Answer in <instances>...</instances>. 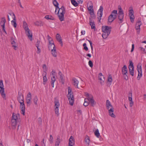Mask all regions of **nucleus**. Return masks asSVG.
I'll return each instance as SVG.
<instances>
[{
	"label": "nucleus",
	"instance_id": "1",
	"mask_svg": "<svg viewBox=\"0 0 146 146\" xmlns=\"http://www.w3.org/2000/svg\"><path fill=\"white\" fill-rule=\"evenodd\" d=\"M68 94L67 97L69 102L70 104L73 106L74 102V98L73 93L72 92V89L70 87L68 88Z\"/></svg>",
	"mask_w": 146,
	"mask_h": 146
},
{
	"label": "nucleus",
	"instance_id": "2",
	"mask_svg": "<svg viewBox=\"0 0 146 146\" xmlns=\"http://www.w3.org/2000/svg\"><path fill=\"white\" fill-rule=\"evenodd\" d=\"M106 106L107 109L108 110L109 115L112 117L115 118V116L113 113L114 108L108 100H106Z\"/></svg>",
	"mask_w": 146,
	"mask_h": 146
},
{
	"label": "nucleus",
	"instance_id": "3",
	"mask_svg": "<svg viewBox=\"0 0 146 146\" xmlns=\"http://www.w3.org/2000/svg\"><path fill=\"white\" fill-rule=\"evenodd\" d=\"M65 13V9L64 7L63 6H62L59 9L57 13L59 19L61 21H62L64 20V14Z\"/></svg>",
	"mask_w": 146,
	"mask_h": 146
},
{
	"label": "nucleus",
	"instance_id": "4",
	"mask_svg": "<svg viewBox=\"0 0 146 146\" xmlns=\"http://www.w3.org/2000/svg\"><path fill=\"white\" fill-rule=\"evenodd\" d=\"M117 14V10H114L112 11L111 15L108 17V23L112 22L116 18Z\"/></svg>",
	"mask_w": 146,
	"mask_h": 146
},
{
	"label": "nucleus",
	"instance_id": "5",
	"mask_svg": "<svg viewBox=\"0 0 146 146\" xmlns=\"http://www.w3.org/2000/svg\"><path fill=\"white\" fill-rule=\"evenodd\" d=\"M3 80H0V93L2 98L4 99H6V95L5 93L4 89L3 88Z\"/></svg>",
	"mask_w": 146,
	"mask_h": 146
},
{
	"label": "nucleus",
	"instance_id": "6",
	"mask_svg": "<svg viewBox=\"0 0 146 146\" xmlns=\"http://www.w3.org/2000/svg\"><path fill=\"white\" fill-rule=\"evenodd\" d=\"M54 99L55 100L54 102L55 104L54 110L55 113L57 115V116H58L59 115L58 113V108L59 107L60 105L59 102V100L56 98H55Z\"/></svg>",
	"mask_w": 146,
	"mask_h": 146
},
{
	"label": "nucleus",
	"instance_id": "7",
	"mask_svg": "<svg viewBox=\"0 0 146 146\" xmlns=\"http://www.w3.org/2000/svg\"><path fill=\"white\" fill-rule=\"evenodd\" d=\"M137 69L138 73L137 79V80H140L142 75L141 69V63H139L138 65H137Z\"/></svg>",
	"mask_w": 146,
	"mask_h": 146
},
{
	"label": "nucleus",
	"instance_id": "8",
	"mask_svg": "<svg viewBox=\"0 0 146 146\" xmlns=\"http://www.w3.org/2000/svg\"><path fill=\"white\" fill-rule=\"evenodd\" d=\"M129 72L130 74L132 76H133L134 73L133 64L131 60H129Z\"/></svg>",
	"mask_w": 146,
	"mask_h": 146
},
{
	"label": "nucleus",
	"instance_id": "9",
	"mask_svg": "<svg viewBox=\"0 0 146 146\" xmlns=\"http://www.w3.org/2000/svg\"><path fill=\"white\" fill-rule=\"evenodd\" d=\"M17 117L16 114L13 113L11 119L12 125L13 126L15 127L17 123Z\"/></svg>",
	"mask_w": 146,
	"mask_h": 146
},
{
	"label": "nucleus",
	"instance_id": "10",
	"mask_svg": "<svg viewBox=\"0 0 146 146\" xmlns=\"http://www.w3.org/2000/svg\"><path fill=\"white\" fill-rule=\"evenodd\" d=\"M103 8L102 6H100V9L98 10L97 13V15L98 16L97 18L100 21L101 19V17L103 15Z\"/></svg>",
	"mask_w": 146,
	"mask_h": 146
},
{
	"label": "nucleus",
	"instance_id": "11",
	"mask_svg": "<svg viewBox=\"0 0 146 146\" xmlns=\"http://www.w3.org/2000/svg\"><path fill=\"white\" fill-rule=\"evenodd\" d=\"M141 25V22L139 19H138V21L136 23L135 25V29L137 30V33L139 34L140 31V26Z\"/></svg>",
	"mask_w": 146,
	"mask_h": 146
},
{
	"label": "nucleus",
	"instance_id": "12",
	"mask_svg": "<svg viewBox=\"0 0 146 146\" xmlns=\"http://www.w3.org/2000/svg\"><path fill=\"white\" fill-rule=\"evenodd\" d=\"M111 27H109L107 26H104L102 27V30L103 33H107L110 32V33L111 31Z\"/></svg>",
	"mask_w": 146,
	"mask_h": 146
},
{
	"label": "nucleus",
	"instance_id": "13",
	"mask_svg": "<svg viewBox=\"0 0 146 146\" xmlns=\"http://www.w3.org/2000/svg\"><path fill=\"white\" fill-rule=\"evenodd\" d=\"M129 16L130 17L131 22L133 23L135 17L133 15V9H130L129 10Z\"/></svg>",
	"mask_w": 146,
	"mask_h": 146
},
{
	"label": "nucleus",
	"instance_id": "14",
	"mask_svg": "<svg viewBox=\"0 0 146 146\" xmlns=\"http://www.w3.org/2000/svg\"><path fill=\"white\" fill-rule=\"evenodd\" d=\"M132 93L131 92H129L128 97L129 101H130L129 103V106L131 107L133 106V102L132 101Z\"/></svg>",
	"mask_w": 146,
	"mask_h": 146
},
{
	"label": "nucleus",
	"instance_id": "15",
	"mask_svg": "<svg viewBox=\"0 0 146 146\" xmlns=\"http://www.w3.org/2000/svg\"><path fill=\"white\" fill-rule=\"evenodd\" d=\"M98 79L100 81V83L101 85L104 84L105 80L104 77L102 73H100L98 76Z\"/></svg>",
	"mask_w": 146,
	"mask_h": 146
},
{
	"label": "nucleus",
	"instance_id": "16",
	"mask_svg": "<svg viewBox=\"0 0 146 146\" xmlns=\"http://www.w3.org/2000/svg\"><path fill=\"white\" fill-rule=\"evenodd\" d=\"M74 144V139L73 137L71 136L69 139L68 146H73Z\"/></svg>",
	"mask_w": 146,
	"mask_h": 146
},
{
	"label": "nucleus",
	"instance_id": "17",
	"mask_svg": "<svg viewBox=\"0 0 146 146\" xmlns=\"http://www.w3.org/2000/svg\"><path fill=\"white\" fill-rule=\"evenodd\" d=\"M31 94L30 92H29L27 96L26 101L27 104H30L31 102Z\"/></svg>",
	"mask_w": 146,
	"mask_h": 146
},
{
	"label": "nucleus",
	"instance_id": "18",
	"mask_svg": "<svg viewBox=\"0 0 146 146\" xmlns=\"http://www.w3.org/2000/svg\"><path fill=\"white\" fill-rule=\"evenodd\" d=\"M123 13H118V19L120 21L119 23H121L123 22Z\"/></svg>",
	"mask_w": 146,
	"mask_h": 146
},
{
	"label": "nucleus",
	"instance_id": "19",
	"mask_svg": "<svg viewBox=\"0 0 146 146\" xmlns=\"http://www.w3.org/2000/svg\"><path fill=\"white\" fill-rule=\"evenodd\" d=\"M73 81V84L76 87L78 88V84L79 83L78 80L75 78H73L72 80Z\"/></svg>",
	"mask_w": 146,
	"mask_h": 146
},
{
	"label": "nucleus",
	"instance_id": "20",
	"mask_svg": "<svg viewBox=\"0 0 146 146\" xmlns=\"http://www.w3.org/2000/svg\"><path fill=\"white\" fill-rule=\"evenodd\" d=\"M20 108L21 109V113L24 115L25 112V106L24 104H22L21 103V105H20Z\"/></svg>",
	"mask_w": 146,
	"mask_h": 146
},
{
	"label": "nucleus",
	"instance_id": "21",
	"mask_svg": "<svg viewBox=\"0 0 146 146\" xmlns=\"http://www.w3.org/2000/svg\"><path fill=\"white\" fill-rule=\"evenodd\" d=\"M25 32L27 34V35L28 37V38L30 39L31 41L32 40V34L30 32V30L29 29L25 31Z\"/></svg>",
	"mask_w": 146,
	"mask_h": 146
},
{
	"label": "nucleus",
	"instance_id": "22",
	"mask_svg": "<svg viewBox=\"0 0 146 146\" xmlns=\"http://www.w3.org/2000/svg\"><path fill=\"white\" fill-rule=\"evenodd\" d=\"M89 102L90 103V104L92 106L94 107L95 105V101L93 99V97L92 95H91L90 97L89 98Z\"/></svg>",
	"mask_w": 146,
	"mask_h": 146
},
{
	"label": "nucleus",
	"instance_id": "23",
	"mask_svg": "<svg viewBox=\"0 0 146 146\" xmlns=\"http://www.w3.org/2000/svg\"><path fill=\"white\" fill-rule=\"evenodd\" d=\"M122 72L123 75L128 74L127 69L126 65H125L122 68Z\"/></svg>",
	"mask_w": 146,
	"mask_h": 146
},
{
	"label": "nucleus",
	"instance_id": "24",
	"mask_svg": "<svg viewBox=\"0 0 146 146\" xmlns=\"http://www.w3.org/2000/svg\"><path fill=\"white\" fill-rule=\"evenodd\" d=\"M11 44L13 48L15 50H16L18 48V44L15 41V40L11 41Z\"/></svg>",
	"mask_w": 146,
	"mask_h": 146
},
{
	"label": "nucleus",
	"instance_id": "25",
	"mask_svg": "<svg viewBox=\"0 0 146 146\" xmlns=\"http://www.w3.org/2000/svg\"><path fill=\"white\" fill-rule=\"evenodd\" d=\"M49 50H51L52 54L54 57L57 56V52H56V49L55 48H49Z\"/></svg>",
	"mask_w": 146,
	"mask_h": 146
},
{
	"label": "nucleus",
	"instance_id": "26",
	"mask_svg": "<svg viewBox=\"0 0 146 146\" xmlns=\"http://www.w3.org/2000/svg\"><path fill=\"white\" fill-rule=\"evenodd\" d=\"M40 43V41L38 40H37V42L36 44V46L37 48V53H40L41 51H40V46H39Z\"/></svg>",
	"mask_w": 146,
	"mask_h": 146
},
{
	"label": "nucleus",
	"instance_id": "27",
	"mask_svg": "<svg viewBox=\"0 0 146 146\" xmlns=\"http://www.w3.org/2000/svg\"><path fill=\"white\" fill-rule=\"evenodd\" d=\"M89 24L91 26V29H95V25L94 22V21H92V20L91 18H89Z\"/></svg>",
	"mask_w": 146,
	"mask_h": 146
},
{
	"label": "nucleus",
	"instance_id": "28",
	"mask_svg": "<svg viewBox=\"0 0 146 146\" xmlns=\"http://www.w3.org/2000/svg\"><path fill=\"white\" fill-rule=\"evenodd\" d=\"M49 42L48 48H51V46H52V48H55V46L54 44V42L52 39L49 40Z\"/></svg>",
	"mask_w": 146,
	"mask_h": 146
},
{
	"label": "nucleus",
	"instance_id": "29",
	"mask_svg": "<svg viewBox=\"0 0 146 146\" xmlns=\"http://www.w3.org/2000/svg\"><path fill=\"white\" fill-rule=\"evenodd\" d=\"M1 21L0 22V24L1 25L2 27H3L4 25V26H5V23L6 22V21L5 17H3L1 19Z\"/></svg>",
	"mask_w": 146,
	"mask_h": 146
},
{
	"label": "nucleus",
	"instance_id": "30",
	"mask_svg": "<svg viewBox=\"0 0 146 146\" xmlns=\"http://www.w3.org/2000/svg\"><path fill=\"white\" fill-rule=\"evenodd\" d=\"M47 75V73L44 74L43 73L42 74V76H43V84L44 85H45L46 84V83L47 81V79L46 77V76Z\"/></svg>",
	"mask_w": 146,
	"mask_h": 146
},
{
	"label": "nucleus",
	"instance_id": "31",
	"mask_svg": "<svg viewBox=\"0 0 146 146\" xmlns=\"http://www.w3.org/2000/svg\"><path fill=\"white\" fill-rule=\"evenodd\" d=\"M59 137V136L57 137V139L55 141V146H58L60 143V139Z\"/></svg>",
	"mask_w": 146,
	"mask_h": 146
},
{
	"label": "nucleus",
	"instance_id": "32",
	"mask_svg": "<svg viewBox=\"0 0 146 146\" xmlns=\"http://www.w3.org/2000/svg\"><path fill=\"white\" fill-rule=\"evenodd\" d=\"M53 4L56 7V9L55 11V12H56V10L58 9H60L58 7L59 4L58 2L56 1V0H54L53 1Z\"/></svg>",
	"mask_w": 146,
	"mask_h": 146
},
{
	"label": "nucleus",
	"instance_id": "33",
	"mask_svg": "<svg viewBox=\"0 0 146 146\" xmlns=\"http://www.w3.org/2000/svg\"><path fill=\"white\" fill-rule=\"evenodd\" d=\"M110 34V33L109 32L108 33H103L102 36L103 38L106 39L108 37Z\"/></svg>",
	"mask_w": 146,
	"mask_h": 146
},
{
	"label": "nucleus",
	"instance_id": "34",
	"mask_svg": "<svg viewBox=\"0 0 146 146\" xmlns=\"http://www.w3.org/2000/svg\"><path fill=\"white\" fill-rule=\"evenodd\" d=\"M51 84L53 88L54 87V83L56 80V79L55 76H53L51 78Z\"/></svg>",
	"mask_w": 146,
	"mask_h": 146
},
{
	"label": "nucleus",
	"instance_id": "35",
	"mask_svg": "<svg viewBox=\"0 0 146 146\" xmlns=\"http://www.w3.org/2000/svg\"><path fill=\"white\" fill-rule=\"evenodd\" d=\"M23 100L24 99L23 96H22V97L18 96L17 100L19 101V102L20 103V105H21V103L22 104L24 103Z\"/></svg>",
	"mask_w": 146,
	"mask_h": 146
},
{
	"label": "nucleus",
	"instance_id": "36",
	"mask_svg": "<svg viewBox=\"0 0 146 146\" xmlns=\"http://www.w3.org/2000/svg\"><path fill=\"white\" fill-rule=\"evenodd\" d=\"M35 25L37 26H41L43 25V24L42 22L40 21H37L35 23Z\"/></svg>",
	"mask_w": 146,
	"mask_h": 146
},
{
	"label": "nucleus",
	"instance_id": "37",
	"mask_svg": "<svg viewBox=\"0 0 146 146\" xmlns=\"http://www.w3.org/2000/svg\"><path fill=\"white\" fill-rule=\"evenodd\" d=\"M11 22L13 27L15 28H16L17 25L16 18H14L13 19V20L11 21Z\"/></svg>",
	"mask_w": 146,
	"mask_h": 146
},
{
	"label": "nucleus",
	"instance_id": "38",
	"mask_svg": "<svg viewBox=\"0 0 146 146\" xmlns=\"http://www.w3.org/2000/svg\"><path fill=\"white\" fill-rule=\"evenodd\" d=\"M85 142L86 143L87 145H89L90 140V137L88 136H86L85 138Z\"/></svg>",
	"mask_w": 146,
	"mask_h": 146
},
{
	"label": "nucleus",
	"instance_id": "39",
	"mask_svg": "<svg viewBox=\"0 0 146 146\" xmlns=\"http://www.w3.org/2000/svg\"><path fill=\"white\" fill-rule=\"evenodd\" d=\"M44 18L48 20L50 19L52 20H54V18L51 15H46L45 17Z\"/></svg>",
	"mask_w": 146,
	"mask_h": 146
},
{
	"label": "nucleus",
	"instance_id": "40",
	"mask_svg": "<svg viewBox=\"0 0 146 146\" xmlns=\"http://www.w3.org/2000/svg\"><path fill=\"white\" fill-rule=\"evenodd\" d=\"M90 14L91 15V19L92 20L93 19H95L96 18V16L95 15V14L94 13V11L93 12H91L90 13Z\"/></svg>",
	"mask_w": 146,
	"mask_h": 146
},
{
	"label": "nucleus",
	"instance_id": "41",
	"mask_svg": "<svg viewBox=\"0 0 146 146\" xmlns=\"http://www.w3.org/2000/svg\"><path fill=\"white\" fill-rule=\"evenodd\" d=\"M95 136L98 138H99L100 136V133L99 132V130L98 129L96 130L94 133Z\"/></svg>",
	"mask_w": 146,
	"mask_h": 146
},
{
	"label": "nucleus",
	"instance_id": "42",
	"mask_svg": "<svg viewBox=\"0 0 146 146\" xmlns=\"http://www.w3.org/2000/svg\"><path fill=\"white\" fill-rule=\"evenodd\" d=\"M72 4L74 6L76 7L78 6V3L75 0H71Z\"/></svg>",
	"mask_w": 146,
	"mask_h": 146
},
{
	"label": "nucleus",
	"instance_id": "43",
	"mask_svg": "<svg viewBox=\"0 0 146 146\" xmlns=\"http://www.w3.org/2000/svg\"><path fill=\"white\" fill-rule=\"evenodd\" d=\"M23 27L25 31L29 29L27 25L25 22H23Z\"/></svg>",
	"mask_w": 146,
	"mask_h": 146
},
{
	"label": "nucleus",
	"instance_id": "44",
	"mask_svg": "<svg viewBox=\"0 0 146 146\" xmlns=\"http://www.w3.org/2000/svg\"><path fill=\"white\" fill-rule=\"evenodd\" d=\"M63 75H62L60 76V80L61 82L63 84H64V80L63 78Z\"/></svg>",
	"mask_w": 146,
	"mask_h": 146
},
{
	"label": "nucleus",
	"instance_id": "45",
	"mask_svg": "<svg viewBox=\"0 0 146 146\" xmlns=\"http://www.w3.org/2000/svg\"><path fill=\"white\" fill-rule=\"evenodd\" d=\"M54 139L52 135H50V138L49 139V141L51 144H52L53 142Z\"/></svg>",
	"mask_w": 146,
	"mask_h": 146
},
{
	"label": "nucleus",
	"instance_id": "46",
	"mask_svg": "<svg viewBox=\"0 0 146 146\" xmlns=\"http://www.w3.org/2000/svg\"><path fill=\"white\" fill-rule=\"evenodd\" d=\"M91 5H90L89 7H88V9L90 11V12L94 11V10L93 9L92 4L91 3Z\"/></svg>",
	"mask_w": 146,
	"mask_h": 146
},
{
	"label": "nucleus",
	"instance_id": "47",
	"mask_svg": "<svg viewBox=\"0 0 146 146\" xmlns=\"http://www.w3.org/2000/svg\"><path fill=\"white\" fill-rule=\"evenodd\" d=\"M38 99L37 98V97L36 96H35L34 98L33 99V102L35 103V104L36 105H37V102L38 100Z\"/></svg>",
	"mask_w": 146,
	"mask_h": 146
},
{
	"label": "nucleus",
	"instance_id": "48",
	"mask_svg": "<svg viewBox=\"0 0 146 146\" xmlns=\"http://www.w3.org/2000/svg\"><path fill=\"white\" fill-rule=\"evenodd\" d=\"M56 38L57 40L59 42L60 40H62L61 37L59 34H57L56 35Z\"/></svg>",
	"mask_w": 146,
	"mask_h": 146
},
{
	"label": "nucleus",
	"instance_id": "49",
	"mask_svg": "<svg viewBox=\"0 0 146 146\" xmlns=\"http://www.w3.org/2000/svg\"><path fill=\"white\" fill-rule=\"evenodd\" d=\"M42 68L44 69L43 72L45 73H47L46 71L47 70V68L46 65L45 64L43 65Z\"/></svg>",
	"mask_w": 146,
	"mask_h": 146
},
{
	"label": "nucleus",
	"instance_id": "50",
	"mask_svg": "<svg viewBox=\"0 0 146 146\" xmlns=\"http://www.w3.org/2000/svg\"><path fill=\"white\" fill-rule=\"evenodd\" d=\"M86 39L88 41H89V43H90L91 47V50H92V53H93V47L92 45V42L91 41L88 40L87 39Z\"/></svg>",
	"mask_w": 146,
	"mask_h": 146
},
{
	"label": "nucleus",
	"instance_id": "51",
	"mask_svg": "<svg viewBox=\"0 0 146 146\" xmlns=\"http://www.w3.org/2000/svg\"><path fill=\"white\" fill-rule=\"evenodd\" d=\"M108 81L110 82H111L112 81V76L111 75H109L108 79Z\"/></svg>",
	"mask_w": 146,
	"mask_h": 146
},
{
	"label": "nucleus",
	"instance_id": "52",
	"mask_svg": "<svg viewBox=\"0 0 146 146\" xmlns=\"http://www.w3.org/2000/svg\"><path fill=\"white\" fill-rule=\"evenodd\" d=\"M118 9L119 10V11L118 13H123V11L122 10L120 6H118Z\"/></svg>",
	"mask_w": 146,
	"mask_h": 146
},
{
	"label": "nucleus",
	"instance_id": "53",
	"mask_svg": "<svg viewBox=\"0 0 146 146\" xmlns=\"http://www.w3.org/2000/svg\"><path fill=\"white\" fill-rule=\"evenodd\" d=\"M88 64L90 66L91 68H92L93 66V62L91 60H89L88 62Z\"/></svg>",
	"mask_w": 146,
	"mask_h": 146
},
{
	"label": "nucleus",
	"instance_id": "54",
	"mask_svg": "<svg viewBox=\"0 0 146 146\" xmlns=\"http://www.w3.org/2000/svg\"><path fill=\"white\" fill-rule=\"evenodd\" d=\"M139 49L141 51H143V52H144V53H145L146 54V52H145V49L143 48L141 46L139 47Z\"/></svg>",
	"mask_w": 146,
	"mask_h": 146
},
{
	"label": "nucleus",
	"instance_id": "55",
	"mask_svg": "<svg viewBox=\"0 0 146 146\" xmlns=\"http://www.w3.org/2000/svg\"><path fill=\"white\" fill-rule=\"evenodd\" d=\"M10 15L11 16L13 19H14V18H15V17L14 14L13 12H11V13H9Z\"/></svg>",
	"mask_w": 146,
	"mask_h": 146
},
{
	"label": "nucleus",
	"instance_id": "56",
	"mask_svg": "<svg viewBox=\"0 0 146 146\" xmlns=\"http://www.w3.org/2000/svg\"><path fill=\"white\" fill-rule=\"evenodd\" d=\"M89 104V102H84V105L85 106H87Z\"/></svg>",
	"mask_w": 146,
	"mask_h": 146
},
{
	"label": "nucleus",
	"instance_id": "57",
	"mask_svg": "<svg viewBox=\"0 0 146 146\" xmlns=\"http://www.w3.org/2000/svg\"><path fill=\"white\" fill-rule=\"evenodd\" d=\"M85 96L86 97H88V98L90 97V96L91 95H90L88 93H87V92L85 93Z\"/></svg>",
	"mask_w": 146,
	"mask_h": 146
},
{
	"label": "nucleus",
	"instance_id": "58",
	"mask_svg": "<svg viewBox=\"0 0 146 146\" xmlns=\"http://www.w3.org/2000/svg\"><path fill=\"white\" fill-rule=\"evenodd\" d=\"M38 122L39 124H41L42 120L41 118L40 117L38 118Z\"/></svg>",
	"mask_w": 146,
	"mask_h": 146
},
{
	"label": "nucleus",
	"instance_id": "59",
	"mask_svg": "<svg viewBox=\"0 0 146 146\" xmlns=\"http://www.w3.org/2000/svg\"><path fill=\"white\" fill-rule=\"evenodd\" d=\"M5 26H4V25L3 27H2V30L6 34H7V33L6 31L5 30Z\"/></svg>",
	"mask_w": 146,
	"mask_h": 146
},
{
	"label": "nucleus",
	"instance_id": "60",
	"mask_svg": "<svg viewBox=\"0 0 146 146\" xmlns=\"http://www.w3.org/2000/svg\"><path fill=\"white\" fill-rule=\"evenodd\" d=\"M127 74H126V75H123L124 76V79L127 80L128 79V78L127 75Z\"/></svg>",
	"mask_w": 146,
	"mask_h": 146
},
{
	"label": "nucleus",
	"instance_id": "61",
	"mask_svg": "<svg viewBox=\"0 0 146 146\" xmlns=\"http://www.w3.org/2000/svg\"><path fill=\"white\" fill-rule=\"evenodd\" d=\"M134 48V45L133 44L132 45V48L131 50V52H132L133 51Z\"/></svg>",
	"mask_w": 146,
	"mask_h": 146
},
{
	"label": "nucleus",
	"instance_id": "62",
	"mask_svg": "<svg viewBox=\"0 0 146 146\" xmlns=\"http://www.w3.org/2000/svg\"><path fill=\"white\" fill-rule=\"evenodd\" d=\"M51 74H52V75L53 76H55L56 74V73L53 70H52L51 72Z\"/></svg>",
	"mask_w": 146,
	"mask_h": 146
},
{
	"label": "nucleus",
	"instance_id": "63",
	"mask_svg": "<svg viewBox=\"0 0 146 146\" xmlns=\"http://www.w3.org/2000/svg\"><path fill=\"white\" fill-rule=\"evenodd\" d=\"M47 37H48V41L51 40V39H52L51 38V37H50V36L49 35H47Z\"/></svg>",
	"mask_w": 146,
	"mask_h": 146
},
{
	"label": "nucleus",
	"instance_id": "64",
	"mask_svg": "<svg viewBox=\"0 0 146 146\" xmlns=\"http://www.w3.org/2000/svg\"><path fill=\"white\" fill-rule=\"evenodd\" d=\"M84 49L86 51H87L88 50V48L86 46L84 47Z\"/></svg>",
	"mask_w": 146,
	"mask_h": 146
}]
</instances>
